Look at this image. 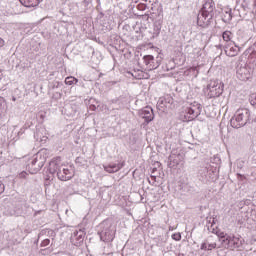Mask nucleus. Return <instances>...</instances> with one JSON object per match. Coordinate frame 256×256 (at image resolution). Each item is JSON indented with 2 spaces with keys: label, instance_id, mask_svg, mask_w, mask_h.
Wrapping results in <instances>:
<instances>
[{
  "label": "nucleus",
  "instance_id": "f257e3e1",
  "mask_svg": "<svg viewBox=\"0 0 256 256\" xmlns=\"http://www.w3.org/2000/svg\"><path fill=\"white\" fill-rule=\"evenodd\" d=\"M199 115H201V107L199 105L190 104L183 108L180 113V119L184 123H189V121H195Z\"/></svg>",
  "mask_w": 256,
  "mask_h": 256
},
{
  "label": "nucleus",
  "instance_id": "f03ea898",
  "mask_svg": "<svg viewBox=\"0 0 256 256\" xmlns=\"http://www.w3.org/2000/svg\"><path fill=\"white\" fill-rule=\"evenodd\" d=\"M213 10L214 8L211 4H205L203 6L197 18V25H199V27H203L204 29L209 27L211 19H213Z\"/></svg>",
  "mask_w": 256,
  "mask_h": 256
},
{
  "label": "nucleus",
  "instance_id": "7ed1b4c3",
  "mask_svg": "<svg viewBox=\"0 0 256 256\" xmlns=\"http://www.w3.org/2000/svg\"><path fill=\"white\" fill-rule=\"evenodd\" d=\"M247 119H249V110L245 108L238 109L234 118L231 119V125L235 129H239L240 127H243L245 123H247Z\"/></svg>",
  "mask_w": 256,
  "mask_h": 256
},
{
  "label": "nucleus",
  "instance_id": "20e7f679",
  "mask_svg": "<svg viewBox=\"0 0 256 256\" xmlns=\"http://www.w3.org/2000/svg\"><path fill=\"white\" fill-rule=\"evenodd\" d=\"M207 96L210 99H213L215 97H219L223 94V84L217 80H213L210 82V84L207 87Z\"/></svg>",
  "mask_w": 256,
  "mask_h": 256
},
{
  "label": "nucleus",
  "instance_id": "39448f33",
  "mask_svg": "<svg viewBox=\"0 0 256 256\" xmlns=\"http://www.w3.org/2000/svg\"><path fill=\"white\" fill-rule=\"evenodd\" d=\"M222 243L228 245V249H239L243 247L244 240L241 236H227L226 239L222 240Z\"/></svg>",
  "mask_w": 256,
  "mask_h": 256
},
{
  "label": "nucleus",
  "instance_id": "423d86ee",
  "mask_svg": "<svg viewBox=\"0 0 256 256\" xmlns=\"http://www.w3.org/2000/svg\"><path fill=\"white\" fill-rule=\"evenodd\" d=\"M237 77L240 81H249L253 77V68L249 65L240 67L237 71Z\"/></svg>",
  "mask_w": 256,
  "mask_h": 256
},
{
  "label": "nucleus",
  "instance_id": "0eeeda50",
  "mask_svg": "<svg viewBox=\"0 0 256 256\" xmlns=\"http://www.w3.org/2000/svg\"><path fill=\"white\" fill-rule=\"evenodd\" d=\"M63 162L60 156L54 157L49 163V171L50 173H59L61 171V166Z\"/></svg>",
  "mask_w": 256,
  "mask_h": 256
},
{
  "label": "nucleus",
  "instance_id": "6e6552de",
  "mask_svg": "<svg viewBox=\"0 0 256 256\" xmlns=\"http://www.w3.org/2000/svg\"><path fill=\"white\" fill-rule=\"evenodd\" d=\"M143 61L146 65V69L149 71H153V69H157V67H159V63L155 61V57H153V55L144 56Z\"/></svg>",
  "mask_w": 256,
  "mask_h": 256
},
{
  "label": "nucleus",
  "instance_id": "1a4fd4ad",
  "mask_svg": "<svg viewBox=\"0 0 256 256\" xmlns=\"http://www.w3.org/2000/svg\"><path fill=\"white\" fill-rule=\"evenodd\" d=\"M85 241V231L79 230L76 233H74V236L72 238V243L76 247H80V245Z\"/></svg>",
  "mask_w": 256,
  "mask_h": 256
},
{
  "label": "nucleus",
  "instance_id": "9d476101",
  "mask_svg": "<svg viewBox=\"0 0 256 256\" xmlns=\"http://www.w3.org/2000/svg\"><path fill=\"white\" fill-rule=\"evenodd\" d=\"M57 177L60 181H69L73 179V172L69 168H64L63 171L57 173Z\"/></svg>",
  "mask_w": 256,
  "mask_h": 256
},
{
  "label": "nucleus",
  "instance_id": "9b49d317",
  "mask_svg": "<svg viewBox=\"0 0 256 256\" xmlns=\"http://www.w3.org/2000/svg\"><path fill=\"white\" fill-rule=\"evenodd\" d=\"M225 53L227 57H237L239 55V48L238 46H227L225 49Z\"/></svg>",
  "mask_w": 256,
  "mask_h": 256
},
{
  "label": "nucleus",
  "instance_id": "f8f14e48",
  "mask_svg": "<svg viewBox=\"0 0 256 256\" xmlns=\"http://www.w3.org/2000/svg\"><path fill=\"white\" fill-rule=\"evenodd\" d=\"M20 3L24 6V7H37L39 5V3H41V0H20Z\"/></svg>",
  "mask_w": 256,
  "mask_h": 256
},
{
  "label": "nucleus",
  "instance_id": "ddd939ff",
  "mask_svg": "<svg viewBox=\"0 0 256 256\" xmlns=\"http://www.w3.org/2000/svg\"><path fill=\"white\" fill-rule=\"evenodd\" d=\"M216 248H217V242H211V243L204 242L200 246V249L202 251H213V249H216Z\"/></svg>",
  "mask_w": 256,
  "mask_h": 256
},
{
  "label": "nucleus",
  "instance_id": "4468645a",
  "mask_svg": "<svg viewBox=\"0 0 256 256\" xmlns=\"http://www.w3.org/2000/svg\"><path fill=\"white\" fill-rule=\"evenodd\" d=\"M143 119H145L146 123H151L154 119L153 110L145 109L143 111Z\"/></svg>",
  "mask_w": 256,
  "mask_h": 256
},
{
  "label": "nucleus",
  "instance_id": "2eb2a0df",
  "mask_svg": "<svg viewBox=\"0 0 256 256\" xmlns=\"http://www.w3.org/2000/svg\"><path fill=\"white\" fill-rule=\"evenodd\" d=\"M222 39L226 43H229V41H231V39H233V33L229 30L224 31L222 34Z\"/></svg>",
  "mask_w": 256,
  "mask_h": 256
},
{
  "label": "nucleus",
  "instance_id": "dca6fc26",
  "mask_svg": "<svg viewBox=\"0 0 256 256\" xmlns=\"http://www.w3.org/2000/svg\"><path fill=\"white\" fill-rule=\"evenodd\" d=\"M64 83L65 85H77V83H79V80L73 76H68L65 78Z\"/></svg>",
  "mask_w": 256,
  "mask_h": 256
},
{
  "label": "nucleus",
  "instance_id": "f3484780",
  "mask_svg": "<svg viewBox=\"0 0 256 256\" xmlns=\"http://www.w3.org/2000/svg\"><path fill=\"white\" fill-rule=\"evenodd\" d=\"M119 169H121V168L119 166H117V165H112V166L104 167V170L107 173H117V171H119Z\"/></svg>",
  "mask_w": 256,
  "mask_h": 256
},
{
  "label": "nucleus",
  "instance_id": "a211bd4d",
  "mask_svg": "<svg viewBox=\"0 0 256 256\" xmlns=\"http://www.w3.org/2000/svg\"><path fill=\"white\" fill-rule=\"evenodd\" d=\"M136 79H148L147 74L141 70L138 71V75H135Z\"/></svg>",
  "mask_w": 256,
  "mask_h": 256
},
{
  "label": "nucleus",
  "instance_id": "6ab92c4d",
  "mask_svg": "<svg viewBox=\"0 0 256 256\" xmlns=\"http://www.w3.org/2000/svg\"><path fill=\"white\" fill-rule=\"evenodd\" d=\"M27 177H29V173L26 171H22L18 174V179H27Z\"/></svg>",
  "mask_w": 256,
  "mask_h": 256
},
{
  "label": "nucleus",
  "instance_id": "aec40b11",
  "mask_svg": "<svg viewBox=\"0 0 256 256\" xmlns=\"http://www.w3.org/2000/svg\"><path fill=\"white\" fill-rule=\"evenodd\" d=\"M215 234H216L217 237H219L220 239H223V241L225 240V237H226L225 232L219 230V231L215 232Z\"/></svg>",
  "mask_w": 256,
  "mask_h": 256
},
{
  "label": "nucleus",
  "instance_id": "412c9836",
  "mask_svg": "<svg viewBox=\"0 0 256 256\" xmlns=\"http://www.w3.org/2000/svg\"><path fill=\"white\" fill-rule=\"evenodd\" d=\"M51 243V240L49 239H44L41 244H40V247H47L49 246V244Z\"/></svg>",
  "mask_w": 256,
  "mask_h": 256
},
{
  "label": "nucleus",
  "instance_id": "4be33fe9",
  "mask_svg": "<svg viewBox=\"0 0 256 256\" xmlns=\"http://www.w3.org/2000/svg\"><path fill=\"white\" fill-rule=\"evenodd\" d=\"M174 241H181V233H175L172 235Z\"/></svg>",
  "mask_w": 256,
  "mask_h": 256
},
{
  "label": "nucleus",
  "instance_id": "5701e85b",
  "mask_svg": "<svg viewBox=\"0 0 256 256\" xmlns=\"http://www.w3.org/2000/svg\"><path fill=\"white\" fill-rule=\"evenodd\" d=\"M3 191H4L3 183H2V182H0V193H3Z\"/></svg>",
  "mask_w": 256,
  "mask_h": 256
},
{
  "label": "nucleus",
  "instance_id": "b1692460",
  "mask_svg": "<svg viewBox=\"0 0 256 256\" xmlns=\"http://www.w3.org/2000/svg\"><path fill=\"white\" fill-rule=\"evenodd\" d=\"M3 45H5V40H3L2 38H0V47H3Z\"/></svg>",
  "mask_w": 256,
  "mask_h": 256
},
{
  "label": "nucleus",
  "instance_id": "393cba45",
  "mask_svg": "<svg viewBox=\"0 0 256 256\" xmlns=\"http://www.w3.org/2000/svg\"><path fill=\"white\" fill-rule=\"evenodd\" d=\"M228 21H231V13H228Z\"/></svg>",
  "mask_w": 256,
  "mask_h": 256
}]
</instances>
